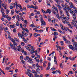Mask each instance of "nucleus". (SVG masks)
<instances>
[{"instance_id": "obj_21", "label": "nucleus", "mask_w": 77, "mask_h": 77, "mask_svg": "<svg viewBox=\"0 0 77 77\" xmlns=\"http://www.w3.org/2000/svg\"><path fill=\"white\" fill-rule=\"evenodd\" d=\"M50 63H48V68H47V70H49L50 68Z\"/></svg>"}, {"instance_id": "obj_48", "label": "nucleus", "mask_w": 77, "mask_h": 77, "mask_svg": "<svg viewBox=\"0 0 77 77\" xmlns=\"http://www.w3.org/2000/svg\"><path fill=\"white\" fill-rule=\"evenodd\" d=\"M57 71V70H56V71H54L52 72V73H53V74H55V73H56V72Z\"/></svg>"}, {"instance_id": "obj_29", "label": "nucleus", "mask_w": 77, "mask_h": 77, "mask_svg": "<svg viewBox=\"0 0 77 77\" xmlns=\"http://www.w3.org/2000/svg\"><path fill=\"white\" fill-rule=\"evenodd\" d=\"M47 59L48 60H49V61H51V58L50 57H48L47 58Z\"/></svg>"}, {"instance_id": "obj_63", "label": "nucleus", "mask_w": 77, "mask_h": 77, "mask_svg": "<svg viewBox=\"0 0 77 77\" xmlns=\"http://www.w3.org/2000/svg\"><path fill=\"white\" fill-rule=\"evenodd\" d=\"M36 61L37 62H38V63H39V59H37L36 60Z\"/></svg>"}, {"instance_id": "obj_51", "label": "nucleus", "mask_w": 77, "mask_h": 77, "mask_svg": "<svg viewBox=\"0 0 77 77\" xmlns=\"http://www.w3.org/2000/svg\"><path fill=\"white\" fill-rule=\"evenodd\" d=\"M23 53H24V54H25V55L26 56H27V52H26V51H25L23 52Z\"/></svg>"}, {"instance_id": "obj_55", "label": "nucleus", "mask_w": 77, "mask_h": 77, "mask_svg": "<svg viewBox=\"0 0 77 77\" xmlns=\"http://www.w3.org/2000/svg\"><path fill=\"white\" fill-rule=\"evenodd\" d=\"M14 12H15V11L13 10H12L11 11V13L12 14H13L14 13Z\"/></svg>"}, {"instance_id": "obj_60", "label": "nucleus", "mask_w": 77, "mask_h": 77, "mask_svg": "<svg viewBox=\"0 0 77 77\" xmlns=\"http://www.w3.org/2000/svg\"><path fill=\"white\" fill-rule=\"evenodd\" d=\"M21 45H22V46H24L25 45L24 43V42H22L21 43Z\"/></svg>"}, {"instance_id": "obj_64", "label": "nucleus", "mask_w": 77, "mask_h": 77, "mask_svg": "<svg viewBox=\"0 0 77 77\" xmlns=\"http://www.w3.org/2000/svg\"><path fill=\"white\" fill-rule=\"evenodd\" d=\"M59 45H57L56 46V47H57V48H59L60 46H59Z\"/></svg>"}, {"instance_id": "obj_39", "label": "nucleus", "mask_w": 77, "mask_h": 77, "mask_svg": "<svg viewBox=\"0 0 77 77\" xmlns=\"http://www.w3.org/2000/svg\"><path fill=\"white\" fill-rule=\"evenodd\" d=\"M22 35L23 36H24V35H25V34L26 33V32L24 31H23L22 32Z\"/></svg>"}, {"instance_id": "obj_12", "label": "nucleus", "mask_w": 77, "mask_h": 77, "mask_svg": "<svg viewBox=\"0 0 77 77\" xmlns=\"http://www.w3.org/2000/svg\"><path fill=\"white\" fill-rule=\"evenodd\" d=\"M61 29L63 30H66V31H67L68 28L67 27H65L63 26L61 28Z\"/></svg>"}, {"instance_id": "obj_14", "label": "nucleus", "mask_w": 77, "mask_h": 77, "mask_svg": "<svg viewBox=\"0 0 77 77\" xmlns=\"http://www.w3.org/2000/svg\"><path fill=\"white\" fill-rule=\"evenodd\" d=\"M32 73H33V74H34L35 75V77H37V75H38V74H37V73L36 72V71H35L32 70Z\"/></svg>"}, {"instance_id": "obj_11", "label": "nucleus", "mask_w": 77, "mask_h": 77, "mask_svg": "<svg viewBox=\"0 0 77 77\" xmlns=\"http://www.w3.org/2000/svg\"><path fill=\"white\" fill-rule=\"evenodd\" d=\"M73 47L75 48H77V43L76 42H74L73 43Z\"/></svg>"}, {"instance_id": "obj_46", "label": "nucleus", "mask_w": 77, "mask_h": 77, "mask_svg": "<svg viewBox=\"0 0 77 77\" xmlns=\"http://www.w3.org/2000/svg\"><path fill=\"white\" fill-rule=\"evenodd\" d=\"M13 32H14V33H15V32H17V29H16L14 28L13 30Z\"/></svg>"}, {"instance_id": "obj_61", "label": "nucleus", "mask_w": 77, "mask_h": 77, "mask_svg": "<svg viewBox=\"0 0 77 77\" xmlns=\"http://www.w3.org/2000/svg\"><path fill=\"white\" fill-rule=\"evenodd\" d=\"M43 17L44 18H47V16L45 14L43 15Z\"/></svg>"}, {"instance_id": "obj_15", "label": "nucleus", "mask_w": 77, "mask_h": 77, "mask_svg": "<svg viewBox=\"0 0 77 77\" xmlns=\"http://www.w3.org/2000/svg\"><path fill=\"white\" fill-rule=\"evenodd\" d=\"M51 12V9H49L47 10L46 14L48 13L49 14H50Z\"/></svg>"}, {"instance_id": "obj_24", "label": "nucleus", "mask_w": 77, "mask_h": 77, "mask_svg": "<svg viewBox=\"0 0 77 77\" xmlns=\"http://www.w3.org/2000/svg\"><path fill=\"white\" fill-rule=\"evenodd\" d=\"M23 41L24 42H25V43H27V41L26 40V38H24V37L23 38Z\"/></svg>"}, {"instance_id": "obj_27", "label": "nucleus", "mask_w": 77, "mask_h": 77, "mask_svg": "<svg viewBox=\"0 0 77 77\" xmlns=\"http://www.w3.org/2000/svg\"><path fill=\"white\" fill-rule=\"evenodd\" d=\"M50 29H51V30H52L53 31H57V30H56V29L52 28V27H51L50 28Z\"/></svg>"}, {"instance_id": "obj_26", "label": "nucleus", "mask_w": 77, "mask_h": 77, "mask_svg": "<svg viewBox=\"0 0 77 77\" xmlns=\"http://www.w3.org/2000/svg\"><path fill=\"white\" fill-rule=\"evenodd\" d=\"M36 72L40 73V69L38 68H37L36 69Z\"/></svg>"}, {"instance_id": "obj_20", "label": "nucleus", "mask_w": 77, "mask_h": 77, "mask_svg": "<svg viewBox=\"0 0 77 77\" xmlns=\"http://www.w3.org/2000/svg\"><path fill=\"white\" fill-rule=\"evenodd\" d=\"M28 75L29 77H32V76H33V74L32 73H30V72H29Z\"/></svg>"}, {"instance_id": "obj_17", "label": "nucleus", "mask_w": 77, "mask_h": 77, "mask_svg": "<svg viewBox=\"0 0 77 77\" xmlns=\"http://www.w3.org/2000/svg\"><path fill=\"white\" fill-rule=\"evenodd\" d=\"M54 62H55V64H57V61H56V57L55 56H54Z\"/></svg>"}, {"instance_id": "obj_5", "label": "nucleus", "mask_w": 77, "mask_h": 77, "mask_svg": "<svg viewBox=\"0 0 77 77\" xmlns=\"http://www.w3.org/2000/svg\"><path fill=\"white\" fill-rule=\"evenodd\" d=\"M63 40L66 41L65 42L66 44H68V45H70L71 44V42L67 40L65 38H65V37L63 36Z\"/></svg>"}, {"instance_id": "obj_8", "label": "nucleus", "mask_w": 77, "mask_h": 77, "mask_svg": "<svg viewBox=\"0 0 77 77\" xmlns=\"http://www.w3.org/2000/svg\"><path fill=\"white\" fill-rule=\"evenodd\" d=\"M69 48L70 49H71L72 50H73V51H74V50H77V48H75L74 47H73V46L72 45H69Z\"/></svg>"}, {"instance_id": "obj_53", "label": "nucleus", "mask_w": 77, "mask_h": 77, "mask_svg": "<svg viewBox=\"0 0 77 77\" xmlns=\"http://www.w3.org/2000/svg\"><path fill=\"white\" fill-rule=\"evenodd\" d=\"M32 3L34 5H36V2L33 1H32Z\"/></svg>"}, {"instance_id": "obj_56", "label": "nucleus", "mask_w": 77, "mask_h": 77, "mask_svg": "<svg viewBox=\"0 0 77 77\" xmlns=\"http://www.w3.org/2000/svg\"><path fill=\"white\" fill-rule=\"evenodd\" d=\"M60 14H62V13H63V11H62V10H60Z\"/></svg>"}, {"instance_id": "obj_38", "label": "nucleus", "mask_w": 77, "mask_h": 77, "mask_svg": "<svg viewBox=\"0 0 77 77\" xmlns=\"http://www.w3.org/2000/svg\"><path fill=\"white\" fill-rule=\"evenodd\" d=\"M38 9V7L37 6L34 7L33 9Z\"/></svg>"}, {"instance_id": "obj_44", "label": "nucleus", "mask_w": 77, "mask_h": 77, "mask_svg": "<svg viewBox=\"0 0 77 77\" xmlns=\"http://www.w3.org/2000/svg\"><path fill=\"white\" fill-rule=\"evenodd\" d=\"M31 48L32 50H35V47H34L33 46H31Z\"/></svg>"}, {"instance_id": "obj_9", "label": "nucleus", "mask_w": 77, "mask_h": 77, "mask_svg": "<svg viewBox=\"0 0 77 77\" xmlns=\"http://www.w3.org/2000/svg\"><path fill=\"white\" fill-rule=\"evenodd\" d=\"M2 6H3V7H4L5 9H6L8 8V7H6V6L5 5L3 4H0V8H2Z\"/></svg>"}, {"instance_id": "obj_40", "label": "nucleus", "mask_w": 77, "mask_h": 77, "mask_svg": "<svg viewBox=\"0 0 77 77\" xmlns=\"http://www.w3.org/2000/svg\"><path fill=\"white\" fill-rule=\"evenodd\" d=\"M58 35V33L56 32H54V35Z\"/></svg>"}, {"instance_id": "obj_36", "label": "nucleus", "mask_w": 77, "mask_h": 77, "mask_svg": "<svg viewBox=\"0 0 77 77\" xmlns=\"http://www.w3.org/2000/svg\"><path fill=\"white\" fill-rule=\"evenodd\" d=\"M60 43H61V45H63V44H64V43H63V41H60Z\"/></svg>"}, {"instance_id": "obj_37", "label": "nucleus", "mask_w": 77, "mask_h": 77, "mask_svg": "<svg viewBox=\"0 0 77 77\" xmlns=\"http://www.w3.org/2000/svg\"><path fill=\"white\" fill-rule=\"evenodd\" d=\"M11 18L10 17H7V20L8 21H11Z\"/></svg>"}, {"instance_id": "obj_7", "label": "nucleus", "mask_w": 77, "mask_h": 77, "mask_svg": "<svg viewBox=\"0 0 77 77\" xmlns=\"http://www.w3.org/2000/svg\"><path fill=\"white\" fill-rule=\"evenodd\" d=\"M66 9H67V8L64 7L63 8V10L65 11L66 13L67 16L69 17L70 16L69 15V13H68V11H67Z\"/></svg>"}, {"instance_id": "obj_47", "label": "nucleus", "mask_w": 77, "mask_h": 77, "mask_svg": "<svg viewBox=\"0 0 77 77\" xmlns=\"http://www.w3.org/2000/svg\"><path fill=\"white\" fill-rule=\"evenodd\" d=\"M46 63V62H45L44 63H43V66H44V67H45L46 66V65H45V64Z\"/></svg>"}, {"instance_id": "obj_18", "label": "nucleus", "mask_w": 77, "mask_h": 77, "mask_svg": "<svg viewBox=\"0 0 77 77\" xmlns=\"http://www.w3.org/2000/svg\"><path fill=\"white\" fill-rule=\"evenodd\" d=\"M3 29V26L2 25H1L0 26V30L1 31H2Z\"/></svg>"}, {"instance_id": "obj_28", "label": "nucleus", "mask_w": 77, "mask_h": 77, "mask_svg": "<svg viewBox=\"0 0 77 77\" xmlns=\"http://www.w3.org/2000/svg\"><path fill=\"white\" fill-rule=\"evenodd\" d=\"M2 49H0V56H1V57L0 58H2V57L3 56H2V55H1V53H2Z\"/></svg>"}, {"instance_id": "obj_6", "label": "nucleus", "mask_w": 77, "mask_h": 77, "mask_svg": "<svg viewBox=\"0 0 77 77\" xmlns=\"http://www.w3.org/2000/svg\"><path fill=\"white\" fill-rule=\"evenodd\" d=\"M41 26H45L46 25V22L44 21V20L42 18H41Z\"/></svg>"}, {"instance_id": "obj_22", "label": "nucleus", "mask_w": 77, "mask_h": 77, "mask_svg": "<svg viewBox=\"0 0 77 77\" xmlns=\"http://www.w3.org/2000/svg\"><path fill=\"white\" fill-rule=\"evenodd\" d=\"M57 7H58L59 10H60L62 9V8H61V6H60L59 5H57Z\"/></svg>"}, {"instance_id": "obj_16", "label": "nucleus", "mask_w": 77, "mask_h": 77, "mask_svg": "<svg viewBox=\"0 0 77 77\" xmlns=\"http://www.w3.org/2000/svg\"><path fill=\"white\" fill-rule=\"evenodd\" d=\"M14 6H15V5H17L18 7H19V8H21V6L20 5H17V1L15 2V3L14 4Z\"/></svg>"}, {"instance_id": "obj_3", "label": "nucleus", "mask_w": 77, "mask_h": 77, "mask_svg": "<svg viewBox=\"0 0 77 77\" xmlns=\"http://www.w3.org/2000/svg\"><path fill=\"white\" fill-rule=\"evenodd\" d=\"M70 5V7L71 8H73L74 9V11L75 13H77V8L74 7V5H73V4L72 2H70L69 3Z\"/></svg>"}, {"instance_id": "obj_35", "label": "nucleus", "mask_w": 77, "mask_h": 77, "mask_svg": "<svg viewBox=\"0 0 77 77\" xmlns=\"http://www.w3.org/2000/svg\"><path fill=\"white\" fill-rule=\"evenodd\" d=\"M67 30H68V31H69V32L71 33H72V30H71L70 29H69L68 28H67Z\"/></svg>"}, {"instance_id": "obj_49", "label": "nucleus", "mask_w": 77, "mask_h": 77, "mask_svg": "<svg viewBox=\"0 0 77 77\" xmlns=\"http://www.w3.org/2000/svg\"><path fill=\"white\" fill-rule=\"evenodd\" d=\"M66 22H67L66 20L63 21V24H65L66 23Z\"/></svg>"}, {"instance_id": "obj_41", "label": "nucleus", "mask_w": 77, "mask_h": 77, "mask_svg": "<svg viewBox=\"0 0 77 77\" xmlns=\"http://www.w3.org/2000/svg\"><path fill=\"white\" fill-rule=\"evenodd\" d=\"M43 76L42 74L40 75V76L39 75H37V77H42Z\"/></svg>"}, {"instance_id": "obj_62", "label": "nucleus", "mask_w": 77, "mask_h": 77, "mask_svg": "<svg viewBox=\"0 0 77 77\" xmlns=\"http://www.w3.org/2000/svg\"><path fill=\"white\" fill-rule=\"evenodd\" d=\"M52 9H54V8H56V7H55V6H54V5H52Z\"/></svg>"}, {"instance_id": "obj_31", "label": "nucleus", "mask_w": 77, "mask_h": 77, "mask_svg": "<svg viewBox=\"0 0 77 77\" xmlns=\"http://www.w3.org/2000/svg\"><path fill=\"white\" fill-rule=\"evenodd\" d=\"M14 39L16 41H17V42H20V40L19 39H18V38H14Z\"/></svg>"}, {"instance_id": "obj_32", "label": "nucleus", "mask_w": 77, "mask_h": 77, "mask_svg": "<svg viewBox=\"0 0 77 77\" xmlns=\"http://www.w3.org/2000/svg\"><path fill=\"white\" fill-rule=\"evenodd\" d=\"M54 9L55 10V11H56V12H59V10H58V9H57V7H56Z\"/></svg>"}, {"instance_id": "obj_58", "label": "nucleus", "mask_w": 77, "mask_h": 77, "mask_svg": "<svg viewBox=\"0 0 77 77\" xmlns=\"http://www.w3.org/2000/svg\"><path fill=\"white\" fill-rule=\"evenodd\" d=\"M73 26H74L77 29V25L76 23H74Z\"/></svg>"}, {"instance_id": "obj_52", "label": "nucleus", "mask_w": 77, "mask_h": 77, "mask_svg": "<svg viewBox=\"0 0 77 77\" xmlns=\"http://www.w3.org/2000/svg\"><path fill=\"white\" fill-rule=\"evenodd\" d=\"M35 66H37V68H39V67H40V66H39V65H38V63H37L36 65H35Z\"/></svg>"}, {"instance_id": "obj_30", "label": "nucleus", "mask_w": 77, "mask_h": 77, "mask_svg": "<svg viewBox=\"0 0 77 77\" xmlns=\"http://www.w3.org/2000/svg\"><path fill=\"white\" fill-rule=\"evenodd\" d=\"M34 53H35V54L36 56H37V53H38V52L37 51H34Z\"/></svg>"}, {"instance_id": "obj_43", "label": "nucleus", "mask_w": 77, "mask_h": 77, "mask_svg": "<svg viewBox=\"0 0 77 77\" xmlns=\"http://www.w3.org/2000/svg\"><path fill=\"white\" fill-rule=\"evenodd\" d=\"M9 13V11L8 10H7L6 11V14L8 15Z\"/></svg>"}, {"instance_id": "obj_19", "label": "nucleus", "mask_w": 77, "mask_h": 77, "mask_svg": "<svg viewBox=\"0 0 77 77\" xmlns=\"http://www.w3.org/2000/svg\"><path fill=\"white\" fill-rule=\"evenodd\" d=\"M54 38H53V41H55V40H56V39H57V36H56V35H54Z\"/></svg>"}, {"instance_id": "obj_59", "label": "nucleus", "mask_w": 77, "mask_h": 77, "mask_svg": "<svg viewBox=\"0 0 77 77\" xmlns=\"http://www.w3.org/2000/svg\"><path fill=\"white\" fill-rule=\"evenodd\" d=\"M60 15L61 16H62V17H64V14H63V13H61L60 14Z\"/></svg>"}, {"instance_id": "obj_4", "label": "nucleus", "mask_w": 77, "mask_h": 77, "mask_svg": "<svg viewBox=\"0 0 77 77\" xmlns=\"http://www.w3.org/2000/svg\"><path fill=\"white\" fill-rule=\"evenodd\" d=\"M26 59L27 60H28L30 63H33V62L32 61V59L31 58H29V57L26 56Z\"/></svg>"}, {"instance_id": "obj_34", "label": "nucleus", "mask_w": 77, "mask_h": 77, "mask_svg": "<svg viewBox=\"0 0 77 77\" xmlns=\"http://www.w3.org/2000/svg\"><path fill=\"white\" fill-rule=\"evenodd\" d=\"M36 12L37 13H35L36 15H37V14H38V15H40V14H41V12H40L39 11H37V12Z\"/></svg>"}, {"instance_id": "obj_13", "label": "nucleus", "mask_w": 77, "mask_h": 77, "mask_svg": "<svg viewBox=\"0 0 77 77\" xmlns=\"http://www.w3.org/2000/svg\"><path fill=\"white\" fill-rule=\"evenodd\" d=\"M5 31V32H7L8 33V38H9V39H11V35H9V34L10 33H9V32L8 31H6V30H4Z\"/></svg>"}, {"instance_id": "obj_54", "label": "nucleus", "mask_w": 77, "mask_h": 77, "mask_svg": "<svg viewBox=\"0 0 77 77\" xmlns=\"http://www.w3.org/2000/svg\"><path fill=\"white\" fill-rule=\"evenodd\" d=\"M1 72H2V73L4 75H5V72H4V71H3L2 70H1Z\"/></svg>"}, {"instance_id": "obj_25", "label": "nucleus", "mask_w": 77, "mask_h": 77, "mask_svg": "<svg viewBox=\"0 0 77 77\" xmlns=\"http://www.w3.org/2000/svg\"><path fill=\"white\" fill-rule=\"evenodd\" d=\"M47 5L49 6H51V5H50V2L48 1L47 2Z\"/></svg>"}, {"instance_id": "obj_2", "label": "nucleus", "mask_w": 77, "mask_h": 77, "mask_svg": "<svg viewBox=\"0 0 77 77\" xmlns=\"http://www.w3.org/2000/svg\"><path fill=\"white\" fill-rule=\"evenodd\" d=\"M67 9V10L70 13L72 14V17L74 19L72 20V21L75 22V21L76 20V17H75V16L76 15V14H77V13H75L74 11H72V10L71 9V8H69V7H68Z\"/></svg>"}, {"instance_id": "obj_57", "label": "nucleus", "mask_w": 77, "mask_h": 77, "mask_svg": "<svg viewBox=\"0 0 77 77\" xmlns=\"http://www.w3.org/2000/svg\"><path fill=\"white\" fill-rule=\"evenodd\" d=\"M68 26L70 28H72V25L70 24H69Z\"/></svg>"}, {"instance_id": "obj_42", "label": "nucleus", "mask_w": 77, "mask_h": 77, "mask_svg": "<svg viewBox=\"0 0 77 77\" xmlns=\"http://www.w3.org/2000/svg\"><path fill=\"white\" fill-rule=\"evenodd\" d=\"M75 57H72V59H71V60H75Z\"/></svg>"}, {"instance_id": "obj_50", "label": "nucleus", "mask_w": 77, "mask_h": 77, "mask_svg": "<svg viewBox=\"0 0 77 77\" xmlns=\"http://www.w3.org/2000/svg\"><path fill=\"white\" fill-rule=\"evenodd\" d=\"M72 41L73 44L74 43V42H74V41H75V40H74V38H72Z\"/></svg>"}, {"instance_id": "obj_45", "label": "nucleus", "mask_w": 77, "mask_h": 77, "mask_svg": "<svg viewBox=\"0 0 77 77\" xmlns=\"http://www.w3.org/2000/svg\"><path fill=\"white\" fill-rule=\"evenodd\" d=\"M61 6H62V7H63V9L64 8H66V7H65V5H64V4H61Z\"/></svg>"}, {"instance_id": "obj_1", "label": "nucleus", "mask_w": 77, "mask_h": 77, "mask_svg": "<svg viewBox=\"0 0 77 77\" xmlns=\"http://www.w3.org/2000/svg\"><path fill=\"white\" fill-rule=\"evenodd\" d=\"M12 42H13L14 43V45H12L11 43H10V47H11V48L13 49H14V50H17L19 51H20V50H21V45H19V46H17V45L18 44L17 43H15V41L14 39H13L12 40Z\"/></svg>"}, {"instance_id": "obj_33", "label": "nucleus", "mask_w": 77, "mask_h": 77, "mask_svg": "<svg viewBox=\"0 0 77 77\" xmlns=\"http://www.w3.org/2000/svg\"><path fill=\"white\" fill-rule=\"evenodd\" d=\"M56 69V67H53L51 69V70L52 71H53L54 69Z\"/></svg>"}, {"instance_id": "obj_10", "label": "nucleus", "mask_w": 77, "mask_h": 77, "mask_svg": "<svg viewBox=\"0 0 77 77\" xmlns=\"http://www.w3.org/2000/svg\"><path fill=\"white\" fill-rule=\"evenodd\" d=\"M18 34V36L19 38H22V39H24V36H23V35H21V34L19 32Z\"/></svg>"}, {"instance_id": "obj_23", "label": "nucleus", "mask_w": 77, "mask_h": 77, "mask_svg": "<svg viewBox=\"0 0 77 77\" xmlns=\"http://www.w3.org/2000/svg\"><path fill=\"white\" fill-rule=\"evenodd\" d=\"M10 29H13V28H15V26H14V25L13 26L12 25H10Z\"/></svg>"}]
</instances>
